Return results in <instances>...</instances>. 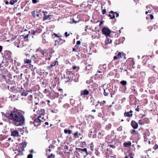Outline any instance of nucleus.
<instances>
[{"label": "nucleus", "instance_id": "obj_58", "mask_svg": "<svg viewBox=\"0 0 158 158\" xmlns=\"http://www.w3.org/2000/svg\"><path fill=\"white\" fill-rule=\"evenodd\" d=\"M81 44V42L80 41H77V45H79L80 44Z\"/></svg>", "mask_w": 158, "mask_h": 158}, {"label": "nucleus", "instance_id": "obj_3", "mask_svg": "<svg viewBox=\"0 0 158 158\" xmlns=\"http://www.w3.org/2000/svg\"><path fill=\"white\" fill-rule=\"evenodd\" d=\"M149 123V118H141L138 121V123L140 125H143L145 124H148Z\"/></svg>", "mask_w": 158, "mask_h": 158}, {"label": "nucleus", "instance_id": "obj_16", "mask_svg": "<svg viewBox=\"0 0 158 158\" xmlns=\"http://www.w3.org/2000/svg\"><path fill=\"white\" fill-rule=\"evenodd\" d=\"M43 93L45 94L47 96H48L51 95V92L49 89H45L43 91Z\"/></svg>", "mask_w": 158, "mask_h": 158}, {"label": "nucleus", "instance_id": "obj_34", "mask_svg": "<svg viewBox=\"0 0 158 158\" xmlns=\"http://www.w3.org/2000/svg\"><path fill=\"white\" fill-rule=\"evenodd\" d=\"M38 117H39V118H40V119L41 118L42 119H44V114L43 113H41L40 116Z\"/></svg>", "mask_w": 158, "mask_h": 158}, {"label": "nucleus", "instance_id": "obj_22", "mask_svg": "<svg viewBox=\"0 0 158 158\" xmlns=\"http://www.w3.org/2000/svg\"><path fill=\"white\" fill-rule=\"evenodd\" d=\"M37 50L39 52V53L40 54V56H44L45 54H46V52H44V51L43 50Z\"/></svg>", "mask_w": 158, "mask_h": 158}, {"label": "nucleus", "instance_id": "obj_53", "mask_svg": "<svg viewBox=\"0 0 158 158\" xmlns=\"http://www.w3.org/2000/svg\"><path fill=\"white\" fill-rule=\"evenodd\" d=\"M29 35V34H27L24 36L23 37L25 39L26 38H27L28 37Z\"/></svg>", "mask_w": 158, "mask_h": 158}, {"label": "nucleus", "instance_id": "obj_13", "mask_svg": "<svg viewBox=\"0 0 158 158\" xmlns=\"http://www.w3.org/2000/svg\"><path fill=\"white\" fill-rule=\"evenodd\" d=\"M42 31V29H38L35 31L31 30L29 31V33H31V35L35 34L36 33H39Z\"/></svg>", "mask_w": 158, "mask_h": 158}, {"label": "nucleus", "instance_id": "obj_38", "mask_svg": "<svg viewBox=\"0 0 158 158\" xmlns=\"http://www.w3.org/2000/svg\"><path fill=\"white\" fill-rule=\"evenodd\" d=\"M51 111L52 113H57V112L58 111V110L57 109H54V110H51Z\"/></svg>", "mask_w": 158, "mask_h": 158}, {"label": "nucleus", "instance_id": "obj_23", "mask_svg": "<svg viewBox=\"0 0 158 158\" xmlns=\"http://www.w3.org/2000/svg\"><path fill=\"white\" fill-rule=\"evenodd\" d=\"M86 65L87 64V63H86ZM88 65H87L85 68V70H88L90 69L92 67V65L91 64H88Z\"/></svg>", "mask_w": 158, "mask_h": 158}, {"label": "nucleus", "instance_id": "obj_35", "mask_svg": "<svg viewBox=\"0 0 158 158\" xmlns=\"http://www.w3.org/2000/svg\"><path fill=\"white\" fill-rule=\"evenodd\" d=\"M104 95L105 96H107L109 94V92L108 91H106V90L105 89H104Z\"/></svg>", "mask_w": 158, "mask_h": 158}, {"label": "nucleus", "instance_id": "obj_56", "mask_svg": "<svg viewBox=\"0 0 158 158\" xmlns=\"http://www.w3.org/2000/svg\"><path fill=\"white\" fill-rule=\"evenodd\" d=\"M114 60H116V59H119L117 56H114Z\"/></svg>", "mask_w": 158, "mask_h": 158}, {"label": "nucleus", "instance_id": "obj_2", "mask_svg": "<svg viewBox=\"0 0 158 158\" xmlns=\"http://www.w3.org/2000/svg\"><path fill=\"white\" fill-rule=\"evenodd\" d=\"M102 34H104L106 36V37H110V34L111 32L109 28L104 27L102 28Z\"/></svg>", "mask_w": 158, "mask_h": 158}, {"label": "nucleus", "instance_id": "obj_50", "mask_svg": "<svg viewBox=\"0 0 158 158\" xmlns=\"http://www.w3.org/2000/svg\"><path fill=\"white\" fill-rule=\"evenodd\" d=\"M65 37H67L69 35V34H68L67 32H66L65 33Z\"/></svg>", "mask_w": 158, "mask_h": 158}, {"label": "nucleus", "instance_id": "obj_46", "mask_svg": "<svg viewBox=\"0 0 158 158\" xmlns=\"http://www.w3.org/2000/svg\"><path fill=\"white\" fill-rule=\"evenodd\" d=\"M58 91L60 92V95L62 94L63 91V89H58Z\"/></svg>", "mask_w": 158, "mask_h": 158}, {"label": "nucleus", "instance_id": "obj_8", "mask_svg": "<svg viewBox=\"0 0 158 158\" xmlns=\"http://www.w3.org/2000/svg\"><path fill=\"white\" fill-rule=\"evenodd\" d=\"M39 11L40 12H42L43 13V20H45L47 19H50V17L51 16V15H47V14H48V12L47 11H42L41 10H40Z\"/></svg>", "mask_w": 158, "mask_h": 158}, {"label": "nucleus", "instance_id": "obj_43", "mask_svg": "<svg viewBox=\"0 0 158 158\" xmlns=\"http://www.w3.org/2000/svg\"><path fill=\"white\" fill-rule=\"evenodd\" d=\"M91 150L93 151L94 150V145L92 143H91L90 145Z\"/></svg>", "mask_w": 158, "mask_h": 158}, {"label": "nucleus", "instance_id": "obj_26", "mask_svg": "<svg viewBox=\"0 0 158 158\" xmlns=\"http://www.w3.org/2000/svg\"><path fill=\"white\" fill-rule=\"evenodd\" d=\"M128 156L129 157L130 156V158H134L133 156H134V154H133V152L129 151L128 152Z\"/></svg>", "mask_w": 158, "mask_h": 158}, {"label": "nucleus", "instance_id": "obj_10", "mask_svg": "<svg viewBox=\"0 0 158 158\" xmlns=\"http://www.w3.org/2000/svg\"><path fill=\"white\" fill-rule=\"evenodd\" d=\"M133 111L132 110H130L129 111L125 112L124 114L125 117H127L129 118L132 117L133 116Z\"/></svg>", "mask_w": 158, "mask_h": 158}, {"label": "nucleus", "instance_id": "obj_30", "mask_svg": "<svg viewBox=\"0 0 158 158\" xmlns=\"http://www.w3.org/2000/svg\"><path fill=\"white\" fill-rule=\"evenodd\" d=\"M58 61L57 60H56L55 62H53L51 65V66L53 67L55 66L56 64H58Z\"/></svg>", "mask_w": 158, "mask_h": 158}, {"label": "nucleus", "instance_id": "obj_51", "mask_svg": "<svg viewBox=\"0 0 158 158\" xmlns=\"http://www.w3.org/2000/svg\"><path fill=\"white\" fill-rule=\"evenodd\" d=\"M106 12V10L105 9H104L102 10V14L103 15L105 14Z\"/></svg>", "mask_w": 158, "mask_h": 158}, {"label": "nucleus", "instance_id": "obj_52", "mask_svg": "<svg viewBox=\"0 0 158 158\" xmlns=\"http://www.w3.org/2000/svg\"><path fill=\"white\" fill-rule=\"evenodd\" d=\"M144 140H145L146 139H148V138H147V135H146V134H144Z\"/></svg>", "mask_w": 158, "mask_h": 158}, {"label": "nucleus", "instance_id": "obj_41", "mask_svg": "<svg viewBox=\"0 0 158 158\" xmlns=\"http://www.w3.org/2000/svg\"><path fill=\"white\" fill-rule=\"evenodd\" d=\"M48 158H55V155L52 154H51L50 155L48 156Z\"/></svg>", "mask_w": 158, "mask_h": 158}, {"label": "nucleus", "instance_id": "obj_11", "mask_svg": "<svg viewBox=\"0 0 158 158\" xmlns=\"http://www.w3.org/2000/svg\"><path fill=\"white\" fill-rule=\"evenodd\" d=\"M131 125L134 129H136L138 127V125L137 123L133 120L131 121Z\"/></svg>", "mask_w": 158, "mask_h": 158}, {"label": "nucleus", "instance_id": "obj_62", "mask_svg": "<svg viewBox=\"0 0 158 158\" xmlns=\"http://www.w3.org/2000/svg\"><path fill=\"white\" fill-rule=\"evenodd\" d=\"M148 29L150 30H149L150 31H151V30L152 29V28L151 27H148Z\"/></svg>", "mask_w": 158, "mask_h": 158}, {"label": "nucleus", "instance_id": "obj_25", "mask_svg": "<svg viewBox=\"0 0 158 158\" xmlns=\"http://www.w3.org/2000/svg\"><path fill=\"white\" fill-rule=\"evenodd\" d=\"M28 94V92L27 91H25V90H23L22 91L21 93V95L22 96H26Z\"/></svg>", "mask_w": 158, "mask_h": 158}, {"label": "nucleus", "instance_id": "obj_31", "mask_svg": "<svg viewBox=\"0 0 158 158\" xmlns=\"http://www.w3.org/2000/svg\"><path fill=\"white\" fill-rule=\"evenodd\" d=\"M64 132L65 133L69 134H70L71 133V131L69 130L64 129Z\"/></svg>", "mask_w": 158, "mask_h": 158}, {"label": "nucleus", "instance_id": "obj_42", "mask_svg": "<svg viewBox=\"0 0 158 158\" xmlns=\"http://www.w3.org/2000/svg\"><path fill=\"white\" fill-rule=\"evenodd\" d=\"M117 56L119 59L120 58H121V52H119L117 54Z\"/></svg>", "mask_w": 158, "mask_h": 158}, {"label": "nucleus", "instance_id": "obj_28", "mask_svg": "<svg viewBox=\"0 0 158 158\" xmlns=\"http://www.w3.org/2000/svg\"><path fill=\"white\" fill-rule=\"evenodd\" d=\"M131 134H137L138 133V131H136L134 129H132L131 131Z\"/></svg>", "mask_w": 158, "mask_h": 158}, {"label": "nucleus", "instance_id": "obj_37", "mask_svg": "<svg viewBox=\"0 0 158 158\" xmlns=\"http://www.w3.org/2000/svg\"><path fill=\"white\" fill-rule=\"evenodd\" d=\"M32 98L33 96L32 95H29L28 97V99L30 101H31L32 100Z\"/></svg>", "mask_w": 158, "mask_h": 158}, {"label": "nucleus", "instance_id": "obj_1", "mask_svg": "<svg viewBox=\"0 0 158 158\" xmlns=\"http://www.w3.org/2000/svg\"><path fill=\"white\" fill-rule=\"evenodd\" d=\"M5 116L11 120L15 126H22L25 123V119L23 114L17 111H11L6 113Z\"/></svg>", "mask_w": 158, "mask_h": 158}, {"label": "nucleus", "instance_id": "obj_55", "mask_svg": "<svg viewBox=\"0 0 158 158\" xmlns=\"http://www.w3.org/2000/svg\"><path fill=\"white\" fill-rule=\"evenodd\" d=\"M4 2L6 4H8L9 3L7 0H4Z\"/></svg>", "mask_w": 158, "mask_h": 158}, {"label": "nucleus", "instance_id": "obj_59", "mask_svg": "<svg viewBox=\"0 0 158 158\" xmlns=\"http://www.w3.org/2000/svg\"><path fill=\"white\" fill-rule=\"evenodd\" d=\"M115 14H116V17H118V16H119V14H118V13H117L116 12H115Z\"/></svg>", "mask_w": 158, "mask_h": 158}, {"label": "nucleus", "instance_id": "obj_47", "mask_svg": "<svg viewBox=\"0 0 158 158\" xmlns=\"http://www.w3.org/2000/svg\"><path fill=\"white\" fill-rule=\"evenodd\" d=\"M108 146H110V148H114L115 147V145H109Z\"/></svg>", "mask_w": 158, "mask_h": 158}, {"label": "nucleus", "instance_id": "obj_57", "mask_svg": "<svg viewBox=\"0 0 158 158\" xmlns=\"http://www.w3.org/2000/svg\"><path fill=\"white\" fill-rule=\"evenodd\" d=\"M114 60H116V59H119L117 56H114Z\"/></svg>", "mask_w": 158, "mask_h": 158}, {"label": "nucleus", "instance_id": "obj_60", "mask_svg": "<svg viewBox=\"0 0 158 158\" xmlns=\"http://www.w3.org/2000/svg\"><path fill=\"white\" fill-rule=\"evenodd\" d=\"M139 106H137V108H136L135 109V110L136 111H138L139 112Z\"/></svg>", "mask_w": 158, "mask_h": 158}, {"label": "nucleus", "instance_id": "obj_64", "mask_svg": "<svg viewBox=\"0 0 158 158\" xmlns=\"http://www.w3.org/2000/svg\"><path fill=\"white\" fill-rule=\"evenodd\" d=\"M34 152V150L33 149H31L30 151V152L31 153H32Z\"/></svg>", "mask_w": 158, "mask_h": 158}, {"label": "nucleus", "instance_id": "obj_39", "mask_svg": "<svg viewBox=\"0 0 158 158\" xmlns=\"http://www.w3.org/2000/svg\"><path fill=\"white\" fill-rule=\"evenodd\" d=\"M123 127L122 126H120L117 129V131H122Z\"/></svg>", "mask_w": 158, "mask_h": 158}, {"label": "nucleus", "instance_id": "obj_15", "mask_svg": "<svg viewBox=\"0 0 158 158\" xmlns=\"http://www.w3.org/2000/svg\"><path fill=\"white\" fill-rule=\"evenodd\" d=\"M89 94V92L86 89L84 90L83 91H81V96H86L88 95Z\"/></svg>", "mask_w": 158, "mask_h": 158}, {"label": "nucleus", "instance_id": "obj_49", "mask_svg": "<svg viewBox=\"0 0 158 158\" xmlns=\"http://www.w3.org/2000/svg\"><path fill=\"white\" fill-rule=\"evenodd\" d=\"M100 102H100L99 101H98L97 102V104L95 105V107H96L97 106H98V104H100Z\"/></svg>", "mask_w": 158, "mask_h": 158}, {"label": "nucleus", "instance_id": "obj_45", "mask_svg": "<svg viewBox=\"0 0 158 158\" xmlns=\"http://www.w3.org/2000/svg\"><path fill=\"white\" fill-rule=\"evenodd\" d=\"M33 156L31 154H29L28 155L27 158H32Z\"/></svg>", "mask_w": 158, "mask_h": 158}, {"label": "nucleus", "instance_id": "obj_44", "mask_svg": "<svg viewBox=\"0 0 158 158\" xmlns=\"http://www.w3.org/2000/svg\"><path fill=\"white\" fill-rule=\"evenodd\" d=\"M52 67V66L51 65L50 66H47V69H48V70H51Z\"/></svg>", "mask_w": 158, "mask_h": 158}, {"label": "nucleus", "instance_id": "obj_19", "mask_svg": "<svg viewBox=\"0 0 158 158\" xmlns=\"http://www.w3.org/2000/svg\"><path fill=\"white\" fill-rule=\"evenodd\" d=\"M131 143L130 141L125 142L123 144V145L124 147H129L131 145Z\"/></svg>", "mask_w": 158, "mask_h": 158}, {"label": "nucleus", "instance_id": "obj_32", "mask_svg": "<svg viewBox=\"0 0 158 158\" xmlns=\"http://www.w3.org/2000/svg\"><path fill=\"white\" fill-rule=\"evenodd\" d=\"M78 132L77 131L75 132L73 134V137L75 138H78L79 136L78 135Z\"/></svg>", "mask_w": 158, "mask_h": 158}, {"label": "nucleus", "instance_id": "obj_33", "mask_svg": "<svg viewBox=\"0 0 158 158\" xmlns=\"http://www.w3.org/2000/svg\"><path fill=\"white\" fill-rule=\"evenodd\" d=\"M120 83L122 85L124 86L127 84V82L126 81L123 80L121 81L120 82Z\"/></svg>", "mask_w": 158, "mask_h": 158}, {"label": "nucleus", "instance_id": "obj_5", "mask_svg": "<svg viewBox=\"0 0 158 158\" xmlns=\"http://www.w3.org/2000/svg\"><path fill=\"white\" fill-rule=\"evenodd\" d=\"M126 62L127 66H129L130 67H131L132 68H134L133 66L135 64V62L133 59L131 58L128 59Z\"/></svg>", "mask_w": 158, "mask_h": 158}, {"label": "nucleus", "instance_id": "obj_36", "mask_svg": "<svg viewBox=\"0 0 158 158\" xmlns=\"http://www.w3.org/2000/svg\"><path fill=\"white\" fill-rule=\"evenodd\" d=\"M16 2V0H15V1L14 0H10L9 3L12 5H13L15 4V2Z\"/></svg>", "mask_w": 158, "mask_h": 158}, {"label": "nucleus", "instance_id": "obj_17", "mask_svg": "<svg viewBox=\"0 0 158 158\" xmlns=\"http://www.w3.org/2000/svg\"><path fill=\"white\" fill-rule=\"evenodd\" d=\"M148 56H143L142 59L143 60V63L144 64H146L147 61L148 60L149 58Z\"/></svg>", "mask_w": 158, "mask_h": 158}, {"label": "nucleus", "instance_id": "obj_27", "mask_svg": "<svg viewBox=\"0 0 158 158\" xmlns=\"http://www.w3.org/2000/svg\"><path fill=\"white\" fill-rule=\"evenodd\" d=\"M31 60L29 59H27L26 58L24 60V64L27 63V64H29L31 63Z\"/></svg>", "mask_w": 158, "mask_h": 158}, {"label": "nucleus", "instance_id": "obj_4", "mask_svg": "<svg viewBox=\"0 0 158 158\" xmlns=\"http://www.w3.org/2000/svg\"><path fill=\"white\" fill-rule=\"evenodd\" d=\"M7 88L9 90L13 93H17L20 92L19 88L16 86H11L10 87L9 86H8Z\"/></svg>", "mask_w": 158, "mask_h": 158}, {"label": "nucleus", "instance_id": "obj_29", "mask_svg": "<svg viewBox=\"0 0 158 158\" xmlns=\"http://www.w3.org/2000/svg\"><path fill=\"white\" fill-rule=\"evenodd\" d=\"M106 101H104V100H103V101L101 102H100V106L102 107L104 105L106 104Z\"/></svg>", "mask_w": 158, "mask_h": 158}, {"label": "nucleus", "instance_id": "obj_18", "mask_svg": "<svg viewBox=\"0 0 158 158\" xmlns=\"http://www.w3.org/2000/svg\"><path fill=\"white\" fill-rule=\"evenodd\" d=\"M115 12L113 11H111L108 15V16L110 17V19H114L115 17Z\"/></svg>", "mask_w": 158, "mask_h": 158}, {"label": "nucleus", "instance_id": "obj_21", "mask_svg": "<svg viewBox=\"0 0 158 158\" xmlns=\"http://www.w3.org/2000/svg\"><path fill=\"white\" fill-rule=\"evenodd\" d=\"M99 148H98V149H96L95 150V153L98 156L100 153H103V150H99Z\"/></svg>", "mask_w": 158, "mask_h": 158}, {"label": "nucleus", "instance_id": "obj_12", "mask_svg": "<svg viewBox=\"0 0 158 158\" xmlns=\"http://www.w3.org/2000/svg\"><path fill=\"white\" fill-rule=\"evenodd\" d=\"M74 71H69L67 72V73L69 76H68V78L70 80H72L73 79V77H74Z\"/></svg>", "mask_w": 158, "mask_h": 158}, {"label": "nucleus", "instance_id": "obj_14", "mask_svg": "<svg viewBox=\"0 0 158 158\" xmlns=\"http://www.w3.org/2000/svg\"><path fill=\"white\" fill-rule=\"evenodd\" d=\"M31 15L34 18H36V17L41 18V17L40 16V15L38 12L36 11H35V10L31 12Z\"/></svg>", "mask_w": 158, "mask_h": 158}, {"label": "nucleus", "instance_id": "obj_6", "mask_svg": "<svg viewBox=\"0 0 158 158\" xmlns=\"http://www.w3.org/2000/svg\"><path fill=\"white\" fill-rule=\"evenodd\" d=\"M41 120L39 117L35 118L33 124L35 126L37 127L40 124Z\"/></svg>", "mask_w": 158, "mask_h": 158}, {"label": "nucleus", "instance_id": "obj_20", "mask_svg": "<svg viewBox=\"0 0 158 158\" xmlns=\"http://www.w3.org/2000/svg\"><path fill=\"white\" fill-rule=\"evenodd\" d=\"M65 42V40H62L61 39L59 38L56 40H55L56 43V42H57L58 44H61L64 43Z\"/></svg>", "mask_w": 158, "mask_h": 158}, {"label": "nucleus", "instance_id": "obj_63", "mask_svg": "<svg viewBox=\"0 0 158 158\" xmlns=\"http://www.w3.org/2000/svg\"><path fill=\"white\" fill-rule=\"evenodd\" d=\"M77 68V67L76 66H73V70H75Z\"/></svg>", "mask_w": 158, "mask_h": 158}, {"label": "nucleus", "instance_id": "obj_24", "mask_svg": "<svg viewBox=\"0 0 158 158\" xmlns=\"http://www.w3.org/2000/svg\"><path fill=\"white\" fill-rule=\"evenodd\" d=\"M110 37H106V44L108 43H110L112 42V40L110 39Z\"/></svg>", "mask_w": 158, "mask_h": 158}, {"label": "nucleus", "instance_id": "obj_7", "mask_svg": "<svg viewBox=\"0 0 158 158\" xmlns=\"http://www.w3.org/2000/svg\"><path fill=\"white\" fill-rule=\"evenodd\" d=\"M76 150L78 151V152H80L81 153H84L86 156L88 155L89 154V153L87 151V149L86 148L81 149L78 148H76Z\"/></svg>", "mask_w": 158, "mask_h": 158}, {"label": "nucleus", "instance_id": "obj_61", "mask_svg": "<svg viewBox=\"0 0 158 158\" xmlns=\"http://www.w3.org/2000/svg\"><path fill=\"white\" fill-rule=\"evenodd\" d=\"M150 18L151 19H152L154 18L153 16L152 15H150Z\"/></svg>", "mask_w": 158, "mask_h": 158}, {"label": "nucleus", "instance_id": "obj_9", "mask_svg": "<svg viewBox=\"0 0 158 158\" xmlns=\"http://www.w3.org/2000/svg\"><path fill=\"white\" fill-rule=\"evenodd\" d=\"M11 135L14 137H18L20 135H19V131L11 129Z\"/></svg>", "mask_w": 158, "mask_h": 158}, {"label": "nucleus", "instance_id": "obj_48", "mask_svg": "<svg viewBox=\"0 0 158 158\" xmlns=\"http://www.w3.org/2000/svg\"><path fill=\"white\" fill-rule=\"evenodd\" d=\"M38 2L37 0H32V2L34 4H36Z\"/></svg>", "mask_w": 158, "mask_h": 158}, {"label": "nucleus", "instance_id": "obj_40", "mask_svg": "<svg viewBox=\"0 0 158 158\" xmlns=\"http://www.w3.org/2000/svg\"><path fill=\"white\" fill-rule=\"evenodd\" d=\"M153 148L155 150L158 149V145L156 144H155L153 147Z\"/></svg>", "mask_w": 158, "mask_h": 158}, {"label": "nucleus", "instance_id": "obj_54", "mask_svg": "<svg viewBox=\"0 0 158 158\" xmlns=\"http://www.w3.org/2000/svg\"><path fill=\"white\" fill-rule=\"evenodd\" d=\"M2 79H5V80H6V76L5 75H2Z\"/></svg>", "mask_w": 158, "mask_h": 158}]
</instances>
